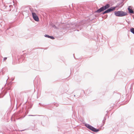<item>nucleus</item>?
<instances>
[{"label":"nucleus","mask_w":134,"mask_h":134,"mask_svg":"<svg viewBox=\"0 0 134 134\" xmlns=\"http://www.w3.org/2000/svg\"><path fill=\"white\" fill-rule=\"evenodd\" d=\"M114 14L116 16L120 17L123 16L127 15L126 13L122 11H115Z\"/></svg>","instance_id":"1"},{"label":"nucleus","mask_w":134,"mask_h":134,"mask_svg":"<svg viewBox=\"0 0 134 134\" xmlns=\"http://www.w3.org/2000/svg\"><path fill=\"white\" fill-rule=\"evenodd\" d=\"M85 125L88 129L94 132H97L99 131V129H97L88 124H86Z\"/></svg>","instance_id":"2"},{"label":"nucleus","mask_w":134,"mask_h":134,"mask_svg":"<svg viewBox=\"0 0 134 134\" xmlns=\"http://www.w3.org/2000/svg\"><path fill=\"white\" fill-rule=\"evenodd\" d=\"M32 14L33 18L36 21H39V18L38 16L36 15L35 13L32 12Z\"/></svg>","instance_id":"3"},{"label":"nucleus","mask_w":134,"mask_h":134,"mask_svg":"<svg viewBox=\"0 0 134 134\" xmlns=\"http://www.w3.org/2000/svg\"><path fill=\"white\" fill-rule=\"evenodd\" d=\"M116 8V7H112L105 10L104 12L105 13L110 12L114 10Z\"/></svg>","instance_id":"4"},{"label":"nucleus","mask_w":134,"mask_h":134,"mask_svg":"<svg viewBox=\"0 0 134 134\" xmlns=\"http://www.w3.org/2000/svg\"><path fill=\"white\" fill-rule=\"evenodd\" d=\"M104 10V7H101L99 9H98L97 11H96L95 13H100L102 11H103Z\"/></svg>","instance_id":"5"},{"label":"nucleus","mask_w":134,"mask_h":134,"mask_svg":"<svg viewBox=\"0 0 134 134\" xmlns=\"http://www.w3.org/2000/svg\"><path fill=\"white\" fill-rule=\"evenodd\" d=\"M24 60H25L24 57V55H22L21 58H20L19 59H18V60L20 63H22L23 61Z\"/></svg>","instance_id":"6"},{"label":"nucleus","mask_w":134,"mask_h":134,"mask_svg":"<svg viewBox=\"0 0 134 134\" xmlns=\"http://www.w3.org/2000/svg\"><path fill=\"white\" fill-rule=\"evenodd\" d=\"M128 9L130 13H133V11L132 9V7L131 6H129L128 7Z\"/></svg>","instance_id":"7"},{"label":"nucleus","mask_w":134,"mask_h":134,"mask_svg":"<svg viewBox=\"0 0 134 134\" xmlns=\"http://www.w3.org/2000/svg\"><path fill=\"white\" fill-rule=\"evenodd\" d=\"M103 7H104V9L105 10L109 8L110 7V5L109 4H107L103 6Z\"/></svg>","instance_id":"8"},{"label":"nucleus","mask_w":134,"mask_h":134,"mask_svg":"<svg viewBox=\"0 0 134 134\" xmlns=\"http://www.w3.org/2000/svg\"><path fill=\"white\" fill-rule=\"evenodd\" d=\"M22 13L23 15H25L26 16L28 15V11L27 10L23 11Z\"/></svg>","instance_id":"9"},{"label":"nucleus","mask_w":134,"mask_h":134,"mask_svg":"<svg viewBox=\"0 0 134 134\" xmlns=\"http://www.w3.org/2000/svg\"><path fill=\"white\" fill-rule=\"evenodd\" d=\"M44 36L46 37H47L51 38L52 40H53V39H54V38L53 36H49L47 35H44Z\"/></svg>","instance_id":"10"},{"label":"nucleus","mask_w":134,"mask_h":134,"mask_svg":"<svg viewBox=\"0 0 134 134\" xmlns=\"http://www.w3.org/2000/svg\"><path fill=\"white\" fill-rule=\"evenodd\" d=\"M131 32L134 34V28H132L130 29Z\"/></svg>","instance_id":"11"},{"label":"nucleus","mask_w":134,"mask_h":134,"mask_svg":"<svg viewBox=\"0 0 134 134\" xmlns=\"http://www.w3.org/2000/svg\"><path fill=\"white\" fill-rule=\"evenodd\" d=\"M106 120V118H104V120H103L102 122L103 123H104V124L105 122V120Z\"/></svg>","instance_id":"12"},{"label":"nucleus","mask_w":134,"mask_h":134,"mask_svg":"<svg viewBox=\"0 0 134 134\" xmlns=\"http://www.w3.org/2000/svg\"><path fill=\"white\" fill-rule=\"evenodd\" d=\"M7 59V57H4L3 59V62L5 61Z\"/></svg>","instance_id":"13"},{"label":"nucleus","mask_w":134,"mask_h":134,"mask_svg":"<svg viewBox=\"0 0 134 134\" xmlns=\"http://www.w3.org/2000/svg\"><path fill=\"white\" fill-rule=\"evenodd\" d=\"M36 115H29V116H35Z\"/></svg>","instance_id":"14"},{"label":"nucleus","mask_w":134,"mask_h":134,"mask_svg":"<svg viewBox=\"0 0 134 134\" xmlns=\"http://www.w3.org/2000/svg\"><path fill=\"white\" fill-rule=\"evenodd\" d=\"M105 14V12L104 11V12H103V13H102V14Z\"/></svg>","instance_id":"15"},{"label":"nucleus","mask_w":134,"mask_h":134,"mask_svg":"<svg viewBox=\"0 0 134 134\" xmlns=\"http://www.w3.org/2000/svg\"><path fill=\"white\" fill-rule=\"evenodd\" d=\"M24 130H22L21 131H24Z\"/></svg>","instance_id":"16"}]
</instances>
